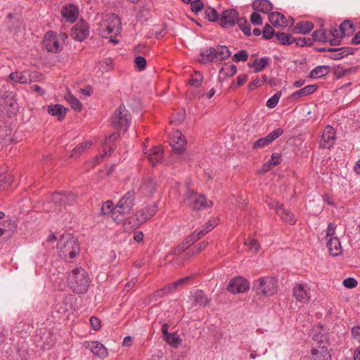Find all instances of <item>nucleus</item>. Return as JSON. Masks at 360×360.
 Listing matches in <instances>:
<instances>
[{
	"label": "nucleus",
	"instance_id": "f257e3e1",
	"mask_svg": "<svg viewBox=\"0 0 360 360\" xmlns=\"http://www.w3.org/2000/svg\"><path fill=\"white\" fill-rule=\"evenodd\" d=\"M122 30L120 18L112 13L105 15L98 24L97 31L103 38H109L110 41L117 44L119 40L112 37V34L117 35Z\"/></svg>",
	"mask_w": 360,
	"mask_h": 360
},
{
	"label": "nucleus",
	"instance_id": "f03ea898",
	"mask_svg": "<svg viewBox=\"0 0 360 360\" xmlns=\"http://www.w3.org/2000/svg\"><path fill=\"white\" fill-rule=\"evenodd\" d=\"M57 248L59 257L67 262H70L77 257L80 252L77 239L69 233L61 236L58 242Z\"/></svg>",
	"mask_w": 360,
	"mask_h": 360
},
{
	"label": "nucleus",
	"instance_id": "7ed1b4c3",
	"mask_svg": "<svg viewBox=\"0 0 360 360\" xmlns=\"http://www.w3.org/2000/svg\"><path fill=\"white\" fill-rule=\"evenodd\" d=\"M68 285L72 290L77 294L87 292L90 285V278L82 267L72 269L68 274Z\"/></svg>",
	"mask_w": 360,
	"mask_h": 360
},
{
	"label": "nucleus",
	"instance_id": "20e7f679",
	"mask_svg": "<svg viewBox=\"0 0 360 360\" xmlns=\"http://www.w3.org/2000/svg\"><path fill=\"white\" fill-rule=\"evenodd\" d=\"M276 280L271 276L261 277L253 283L252 289L259 297H271L277 292Z\"/></svg>",
	"mask_w": 360,
	"mask_h": 360
},
{
	"label": "nucleus",
	"instance_id": "39448f33",
	"mask_svg": "<svg viewBox=\"0 0 360 360\" xmlns=\"http://www.w3.org/2000/svg\"><path fill=\"white\" fill-rule=\"evenodd\" d=\"M77 199V195L72 192H56L53 194L51 202H48L46 207L49 211H60L63 207L72 205Z\"/></svg>",
	"mask_w": 360,
	"mask_h": 360
},
{
	"label": "nucleus",
	"instance_id": "423d86ee",
	"mask_svg": "<svg viewBox=\"0 0 360 360\" xmlns=\"http://www.w3.org/2000/svg\"><path fill=\"white\" fill-rule=\"evenodd\" d=\"M111 120L112 125L115 129L125 132L129 127L131 117L124 105L121 104L115 110Z\"/></svg>",
	"mask_w": 360,
	"mask_h": 360
},
{
	"label": "nucleus",
	"instance_id": "0eeeda50",
	"mask_svg": "<svg viewBox=\"0 0 360 360\" xmlns=\"http://www.w3.org/2000/svg\"><path fill=\"white\" fill-rule=\"evenodd\" d=\"M157 212L155 204L147 205L138 210L129 219V224L133 222L131 228L136 229L151 219Z\"/></svg>",
	"mask_w": 360,
	"mask_h": 360
},
{
	"label": "nucleus",
	"instance_id": "6e6552de",
	"mask_svg": "<svg viewBox=\"0 0 360 360\" xmlns=\"http://www.w3.org/2000/svg\"><path fill=\"white\" fill-rule=\"evenodd\" d=\"M310 335L316 347L324 346L328 349L330 345L328 329L322 325L314 326L310 330Z\"/></svg>",
	"mask_w": 360,
	"mask_h": 360
},
{
	"label": "nucleus",
	"instance_id": "1a4fd4ad",
	"mask_svg": "<svg viewBox=\"0 0 360 360\" xmlns=\"http://www.w3.org/2000/svg\"><path fill=\"white\" fill-rule=\"evenodd\" d=\"M135 205V192L129 191L127 192L118 201L115 206V212L119 214H129Z\"/></svg>",
	"mask_w": 360,
	"mask_h": 360
},
{
	"label": "nucleus",
	"instance_id": "9d476101",
	"mask_svg": "<svg viewBox=\"0 0 360 360\" xmlns=\"http://www.w3.org/2000/svg\"><path fill=\"white\" fill-rule=\"evenodd\" d=\"M184 203L193 210H201L207 207V200L205 195L198 194L188 190Z\"/></svg>",
	"mask_w": 360,
	"mask_h": 360
},
{
	"label": "nucleus",
	"instance_id": "9b49d317",
	"mask_svg": "<svg viewBox=\"0 0 360 360\" xmlns=\"http://www.w3.org/2000/svg\"><path fill=\"white\" fill-rule=\"evenodd\" d=\"M44 45L49 52L58 53L63 49L57 34L53 31L48 32L44 37Z\"/></svg>",
	"mask_w": 360,
	"mask_h": 360
},
{
	"label": "nucleus",
	"instance_id": "f8f14e48",
	"mask_svg": "<svg viewBox=\"0 0 360 360\" xmlns=\"http://www.w3.org/2000/svg\"><path fill=\"white\" fill-rule=\"evenodd\" d=\"M89 35L88 24L83 20L78 21L71 30V36L77 41H82Z\"/></svg>",
	"mask_w": 360,
	"mask_h": 360
},
{
	"label": "nucleus",
	"instance_id": "ddd939ff",
	"mask_svg": "<svg viewBox=\"0 0 360 360\" xmlns=\"http://www.w3.org/2000/svg\"><path fill=\"white\" fill-rule=\"evenodd\" d=\"M292 292L295 300L301 303H308L311 300V289L307 284H296Z\"/></svg>",
	"mask_w": 360,
	"mask_h": 360
},
{
	"label": "nucleus",
	"instance_id": "4468645a",
	"mask_svg": "<svg viewBox=\"0 0 360 360\" xmlns=\"http://www.w3.org/2000/svg\"><path fill=\"white\" fill-rule=\"evenodd\" d=\"M186 139L179 131H175L170 139V145L172 148L173 155H181L185 151Z\"/></svg>",
	"mask_w": 360,
	"mask_h": 360
},
{
	"label": "nucleus",
	"instance_id": "2eb2a0df",
	"mask_svg": "<svg viewBox=\"0 0 360 360\" xmlns=\"http://www.w3.org/2000/svg\"><path fill=\"white\" fill-rule=\"evenodd\" d=\"M283 134V129L281 128H277L265 137L258 139L252 143V148L256 150L267 146L274 140L280 137Z\"/></svg>",
	"mask_w": 360,
	"mask_h": 360
},
{
	"label": "nucleus",
	"instance_id": "dca6fc26",
	"mask_svg": "<svg viewBox=\"0 0 360 360\" xmlns=\"http://www.w3.org/2000/svg\"><path fill=\"white\" fill-rule=\"evenodd\" d=\"M227 288L232 293L245 292L250 289V283L243 277H236L229 281Z\"/></svg>",
	"mask_w": 360,
	"mask_h": 360
},
{
	"label": "nucleus",
	"instance_id": "f3484780",
	"mask_svg": "<svg viewBox=\"0 0 360 360\" xmlns=\"http://www.w3.org/2000/svg\"><path fill=\"white\" fill-rule=\"evenodd\" d=\"M238 13L236 9H229L222 12L219 18V24L222 27H230L236 23Z\"/></svg>",
	"mask_w": 360,
	"mask_h": 360
},
{
	"label": "nucleus",
	"instance_id": "a211bd4d",
	"mask_svg": "<svg viewBox=\"0 0 360 360\" xmlns=\"http://www.w3.org/2000/svg\"><path fill=\"white\" fill-rule=\"evenodd\" d=\"M335 141V129L330 126H327L323 131L321 139L319 143L320 147L330 149L334 145Z\"/></svg>",
	"mask_w": 360,
	"mask_h": 360
},
{
	"label": "nucleus",
	"instance_id": "6ab92c4d",
	"mask_svg": "<svg viewBox=\"0 0 360 360\" xmlns=\"http://www.w3.org/2000/svg\"><path fill=\"white\" fill-rule=\"evenodd\" d=\"M83 345L99 358L103 359L108 354L106 347L98 341H85Z\"/></svg>",
	"mask_w": 360,
	"mask_h": 360
},
{
	"label": "nucleus",
	"instance_id": "aec40b11",
	"mask_svg": "<svg viewBox=\"0 0 360 360\" xmlns=\"http://www.w3.org/2000/svg\"><path fill=\"white\" fill-rule=\"evenodd\" d=\"M157 188V181L154 178H145L140 185L139 191L141 195L150 197L155 193Z\"/></svg>",
	"mask_w": 360,
	"mask_h": 360
},
{
	"label": "nucleus",
	"instance_id": "412c9836",
	"mask_svg": "<svg viewBox=\"0 0 360 360\" xmlns=\"http://www.w3.org/2000/svg\"><path fill=\"white\" fill-rule=\"evenodd\" d=\"M328 349L323 347H314L311 349L309 360H331Z\"/></svg>",
	"mask_w": 360,
	"mask_h": 360
},
{
	"label": "nucleus",
	"instance_id": "4be33fe9",
	"mask_svg": "<svg viewBox=\"0 0 360 360\" xmlns=\"http://www.w3.org/2000/svg\"><path fill=\"white\" fill-rule=\"evenodd\" d=\"M273 208L275 209L276 214L279 215L283 221L290 224H295L296 223L295 215L290 210L285 209L282 204L276 202Z\"/></svg>",
	"mask_w": 360,
	"mask_h": 360
},
{
	"label": "nucleus",
	"instance_id": "5701e85b",
	"mask_svg": "<svg viewBox=\"0 0 360 360\" xmlns=\"http://www.w3.org/2000/svg\"><path fill=\"white\" fill-rule=\"evenodd\" d=\"M163 150L160 146H154L149 152L144 151L153 167L156 165L162 158Z\"/></svg>",
	"mask_w": 360,
	"mask_h": 360
},
{
	"label": "nucleus",
	"instance_id": "b1692460",
	"mask_svg": "<svg viewBox=\"0 0 360 360\" xmlns=\"http://www.w3.org/2000/svg\"><path fill=\"white\" fill-rule=\"evenodd\" d=\"M17 226L12 220H6L0 223V237L8 239L16 230Z\"/></svg>",
	"mask_w": 360,
	"mask_h": 360
},
{
	"label": "nucleus",
	"instance_id": "393cba45",
	"mask_svg": "<svg viewBox=\"0 0 360 360\" xmlns=\"http://www.w3.org/2000/svg\"><path fill=\"white\" fill-rule=\"evenodd\" d=\"M101 213L103 215H108L110 214H112V217L115 221L117 223H120L122 219L118 218V212H115V207H114V204L112 200L105 201L101 208Z\"/></svg>",
	"mask_w": 360,
	"mask_h": 360
},
{
	"label": "nucleus",
	"instance_id": "a878e982",
	"mask_svg": "<svg viewBox=\"0 0 360 360\" xmlns=\"http://www.w3.org/2000/svg\"><path fill=\"white\" fill-rule=\"evenodd\" d=\"M61 15L65 19V21L73 22L77 18V8L73 4L65 6L61 11Z\"/></svg>",
	"mask_w": 360,
	"mask_h": 360
},
{
	"label": "nucleus",
	"instance_id": "bb28decb",
	"mask_svg": "<svg viewBox=\"0 0 360 360\" xmlns=\"http://www.w3.org/2000/svg\"><path fill=\"white\" fill-rule=\"evenodd\" d=\"M9 78L13 82L20 84H27L32 80V76L28 71L11 72L9 75Z\"/></svg>",
	"mask_w": 360,
	"mask_h": 360
},
{
	"label": "nucleus",
	"instance_id": "cd10ccee",
	"mask_svg": "<svg viewBox=\"0 0 360 360\" xmlns=\"http://www.w3.org/2000/svg\"><path fill=\"white\" fill-rule=\"evenodd\" d=\"M328 252L332 256H338L342 252V247L338 237H332L327 242Z\"/></svg>",
	"mask_w": 360,
	"mask_h": 360
},
{
	"label": "nucleus",
	"instance_id": "c85d7f7f",
	"mask_svg": "<svg viewBox=\"0 0 360 360\" xmlns=\"http://www.w3.org/2000/svg\"><path fill=\"white\" fill-rule=\"evenodd\" d=\"M269 20L275 27L288 26L285 15L278 11L270 13L269 15Z\"/></svg>",
	"mask_w": 360,
	"mask_h": 360
},
{
	"label": "nucleus",
	"instance_id": "c756f323",
	"mask_svg": "<svg viewBox=\"0 0 360 360\" xmlns=\"http://www.w3.org/2000/svg\"><path fill=\"white\" fill-rule=\"evenodd\" d=\"M252 8L257 12L269 13L273 9V4L269 0H255Z\"/></svg>",
	"mask_w": 360,
	"mask_h": 360
},
{
	"label": "nucleus",
	"instance_id": "7c9ffc66",
	"mask_svg": "<svg viewBox=\"0 0 360 360\" xmlns=\"http://www.w3.org/2000/svg\"><path fill=\"white\" fill-rule=\"evenodd\" d=\"M47 112L50 115L57 117L58 120L61 121L66 115L67 108L60 104L51 105L48 106Z\"/></svg>",
	"mask_w": 360,
	"mask_h": 360
},
{
	"label": "nucleus",
	"instance_id": "2f4dec72",
	"mask_svg": "<svg viewBox=\"0 0 360 360\" xmlns=\"http://www.w3.org/2000/svg\"><path fill=\"white\" fill-rule=\"evenodd\" d=\"M210 299L201 290H197L193 295V306L205 307L210 304Z\"/></svg>",
	"mask_w": 360,
	"mask_h": 360
},
{
	"label": "nucleus",
	"instance_id": "473e14b6",
	"mask_svg": "<svg viewBox=\"0 0 360 360\" xmlns=\"http://www.w3.org/2000/svg\"><path fill=\"white\" fill-rule=\"evenodd\" d=\"M199 60L202 63H207L216 61L215 48L210 47L203 50L200 53V58Z\"/></svg>",
	"mask_w": 360,
	"mask_h": 360
},
{
	"label": "nucleus",
	"instance_id": "72a5a7b5",
	"mask_svg": "<svg viewBox=\"0 0 360 360\" xmlns=\"http://www.w3.org/2000/svg\"><path fill=\"white\" fill-rule=\"evenodd\" d=\"M271 63V59L269 57H263L261 58L255 59L252 64L249 63L248 66L255 68V72L262 71Z\"/></svg>",
	"mask_w": 360,
	"mask_h": 360
},
{
	"label": "nucleus",
	"instance_id": "f704fd0d",
	"mask_svg": "<svg viewBox=\"0 0 360 360\" xmlns=\"http://www.w3.org/2000/svg\"><path fill=\"white\" fill-rule=\"evenodd\" d=\"M330 70L328 65H319L314 68L309 73V77L312 79H318L327 75Z\"/></svg>",
	"mask_w": 360,
	"mask_h": 360
},
{
	"label": "nucleus",
	"instance_id": "c9c22d12",
	"mask_svg": "<svg viewBox=\"0 0 360 360\" xmlns=\"http://www.w3.org/2000/svg\"><path fill=\"white\" fill-rule=\"evenodd\" d=\"M317 89V85L311 84L292 93V98L297 99L313 94Z\"/></svg>",
	"mask_w": 360,
	"mask_h": 360
},
{
	"label": "nucleus",
	"instance_id": "e433bc0d",
	"mask_svg": "<svg viewBox=\"0 0 360 360\" xmlns=\"http://www.w3.org/2000/svg\"><path fill=\"white\" fill-rule=\"evenodd\" d=\"M313 28V22L310 21H301L295 26V31L296 33L306 34L310 32Z\"/></svg>",
	"mask_w": 360,
	"mask_h": 360
},
{
	"label": "nucleus",
	"instance_id": "4c0bfd02",
	"mask_svg": "<svg viewBox=\"0 0 360 360\" xmlns=\"http://www.w3.org/2000/svg\"><path fill=\"white\" fill-rule=\"evenodd\" d=\"M276 37L277 41L282 45H291L295 41V37L285 32H277L276 33Z\"/></svg>",
	"mask_w": 360,
	"mask_h": 360
},
{
	"label": "nucleus",
	"instance_id": "58836bf2",
	"mask_svg": "<svg viewBox=\"0 0 360 360\" xmlns=\"http://www.w3.org/2000/svg\"><path fill=\"white\" fill-rule=\"evenodd\" d=\"M340 29L343 37L351 36L354 34L355 28L353 22L350 20H345L340 25Z\"/></svg>",
	"mask_w": 360,
	"mask_h": 360
},
{
	"label": "nucleus",
	"instance_id": "ea45409f",
	"mask_svg": "<svg viewBox=\"0 0 360 360\" xmlns=\"http://www.w3.org/2000/svg\"><path fill=\"white\" fill-rule=\"evenodd\" d=\"M216 51V61L224 60L229 58L231 52L226 46H218L215 48Z\"/></svg>",
	"mask_w": 360,
	"mask_h": 360
},
{
	"label": "nucleus",
	"instance_id": "a19ab883",
	"mask_svg": "<svg viewBox=\"0 0 360 360\" xmlns=\"http://www.w3.org/2000/svg\"><path fill=\"white\" fill-rule=\"evenodd\" d=\"M357 67L350 68H344L342 66L338 65L334 70V74L337 78H341L345 75H349L356 72Z\"/></svg>",
	"mask_w": 360,
	"mask_h": 360
},
{
	"label": "nucleus",
	"instance_id": "79ce46f5",
	"mask_svg": "<svg viewBox=\"0 0 360 360\" xmlns=\"http://www.w3.org/2000/svg\"><path fill=\"white\" fill-rule=\"evenodd\" d=\"M91 144L92 143L91 141H85L80 143L72 150L70 157L74 158H78L81 154H82L85 151L86 149L90 148Z\"/></svg>",
	"mask_w": 360,
	"mask_h": 360
},
{
	"label": "nucleus",
	"instance_id": "37998d69",
	"mask_svg": "<svg viewBox=\"0 0 360 360\" xmlns=\"http://www.w3.org/2000/svg\"><path fill=\"white\" fill-rule=\"evenodd\" d=\"M203 236V232L200 231V229H197L191 234H190L188 237H186L184 239L185 243H186L187 245L191 246L194 243L198 241Z\"/></svg>",
	"mask_w": 360,
	"mask_h": 360
},
{
	"label": "nucleus",
	"instance_id": "c03bdc74",
	"mask_svg": "<svg viewBox=\"0 0 360 360\" xmlns=\"http://www.w3.org/2000/svg\"><path fill=\"white\" fill-rule=\"evenodd\" d=\"M281 155L278 153H273L271 159L263 165V169L268 171L271 169L272 167H275L281 163Z\"/></svg>",
	"mask_w": 360,
	"mask_h": 360
},
{
	"label": "nucleus",
	"instance_id": "a18cd8bd",
	"mask_svg": "<svg viewBox=\"0 0 360 360\" xmlns=\"http://www.w3.org/2000/svg\"><path fill=\"white\" fill-rule=\"evenodd\" d=\"M65 100L71 105L72 108L79 112L82 110V105L79 100L72 94H67Z\"/></svg>",
	"mask_w": 360,
	"mask_h": 360
},
{
	"label": "nucleus",
	"instance_id": "49530a36",
	"mask_svg": "<svg viewBox=\"0 0 360 360\" xmlns=\"http://www.w3.org/2000/svg\"><path fill=\"white\" fill-rule=\"evenodd\" d=\"M165 340L172 347H177L181 340L176 333H169L164 337Z\"/></svg>",
	"mask_w": 360,
	"mask_h": 360
},
{
	"label": "nucleus",
	"instance_id": "de8ad7c7",
	"mask_svg": "<svg viewBox=\"0 0 360 360\" xmlns=\"http://www.w3.org/2000/svg\"><path fill=\"white\" fill-rule=\"evenodd\" d=\"M237 72V68L235 65L224 64L219 70L220 74H224L225 77H232Z\"/></svg>",
	"mask_w": 360,
	"mask_h": 360
},
{
	"label": "nucleus",
	"instance_id": "09e8293b",
	"mask_svg": "<svg viewBox=\"0 0 360 360\" xmlns=\"http://www.w3.org/2000/svg\"><path fill=\"white\" fill-rule=\"evenodd\" d=\"M313 39L319 42H326L328 41V37L325 29L316 30L313 32Z\"/></svg>",
	"mask_w": 360,
	"mask_h": 360
},
{
	"label": "nucleus",
	"instance_id": "8fccbe9b",
	"mask_svg": "<svg viewBox=\"0 0 360 360\" xmlns=\"http://www.w3.org/2000/svg\"><path fill=\"white\" fill-rule=\"evenodd\" d=\"M202 74L199 72H195V73L191 75L188 84L194 87H199L202 84Z\"/></svg>",
	"mask_w": 360,
	"mask_h": 360
},
{
	"label": "nucleus",
	"instance_id": "3c124183",
	"mask_svg": "<svg viewBox=\"0 0 360 360\" xmlns=\"http://www.w3.org/2000/svg\"><path fill=\"white\" fill-rule=\"evenodd\" d=\"M236 23L243 31L244 34L246 36H250L251 34V29L250 25H248L247 20L245 18H238Z\"/></svg>",
	"mask_w": 360,
	"mask_h": 360
},
{
	"label": "nucleus",
	"instance_id": "603ef678",
	"mask_svg": "<svg viewBox=\"0 0 360 360\" xmlns=\"http://www.w3.org/2000/svg\"><path fill=\"white\" fill-rule=\"evenodd\" d=\"M186 118V112L184 110H181L174 115L171 120V124L178 125L181 123Z\"/></svg>",
	"mask_w": 360,
	"mask_h": 360
},
{
	"label": "nucleus",
	"instance_id": "864d4df0",
	"mask_svg": "<svg viewBox=\"0 0 360 360\" xmlns=\"http://www.w3.org/2000/svg\"><path fill=\"white\" fill-rule=\"evenodd\" d=\"M188 4H190L191 11L196 14L201 11L204 6L201 0H191Z\"/></svg>",
	"mask_w": 360,
	"mask_h": 360
},
{
	"label": "nucleus",
	"instance_id": "5fc2aeb1",
	"mask_svg": "<svg viewBox=\"0 0 360 360\" xmlns=\"http://www.w3.org/2000/svg\"><path fill=\"white\" fill-rule=\"evenodd\" d=\"M276 33L271 25L266 24L263 29L262 36L265 39H271L274 36L276 37Z\"/></svg>",
	"mask_w": 360,
	"mask_h": 360
},
{
	"label": "nucleus",
	"instance_id": "6e6d98bb",
	"mask_svg": "<svg viewBox=\"0 0 360 360\" xmlns=\"http://www.w3.org/2000/svg\"><path fill=\"white\" fill-rule=\"evenodd\" d=\"M205 13L210 21L214 22L219 20L218 13L214 8L209 7L205 9Z\"/></svg>",
	"mask_w": 360,
	"mask_h": 360
},
{
	"label": "nucleus",
	"instance_id": "4d7b16f0",
	"mask_svg": "<svg viewBox=\"0 0 360 360\" xmlns=\"http://www.w3.org/2000/svg\"><path fill=\"white\" fill-rule=\"evenodd\" d=\"M248 58V52L245 50H240V51L233 55L232 60L234 62L238 63L240 61H246Z\"/></svg>",
	"mask_w": 360,
	"mask_h": 360
},
{
	"label": "nucleus",
	"instance_id": "13d9d810",
	"mask_svg": "<svg viewBox=\"0 0 360 360\" xmlns=\"http://www.w3.org/2000/svg\"><path fill=\"white\" fill-rule=\"evenodd\" d=\"M281 96V92L276 93L272 97L268 99L266 102V106L269 108H275L277 105Z\"/></svg>",
	"mask_w": 360,
	"mask_h": 360
},
{
	"label": "nucleus",
	"instance_id": "bf43d9fd",
	"mask_svg": "<svg viewBox=\"0 0 360 360\" xmlns=\"http://www.w3.org/2000/svg\"><path fill=\"white\" fill-rule=\"evenodd\" d=\"M245 245L248 246L250 249L254 252L257 253L260 249L259 243L255 239H250V240H246L245 242Z\"/></svg>",
	"mask_w": 360,
	"mask_h": 360
},
{
	"label": "nucleus",
	"instance_id": "052dcab7",
	"mask_svg": "<svg viewBox=\"0 0 360 360\" xmlns=\"http://www.w3.org/2000/svg\"><path fill=\"white\" fill-rule=\"evenodd\" d=\"M337 228V225L335 222H330L328 224L327 229H326V238L328 239L332 237H335V230Z\"/></svg>",
	"mask_w": 360,
	"mask_h": 360
},
{
	"label": "nucleus",
	"instance_id": "680f3d73",
	"mask_svg": "<svg viewBox=\"0 0 360 360\" xmlns=\"http://www.w3.org/2000/svg\"><path fill=\"white\" fill-rule=\"evenodd\" d=\"M296 46H311L312 45V40L310 38H306V37H300V38H295V43Z\"/></svg>",
	"mask_w": 360,
	"mask_h": 360
},
{
	"label": "nucleus",
	"instance_id": "e2e57ef3",
	"mask_svg": "<svg viewBox=\"0 0 360 360\" xmlns=\"http://www.w3.org/2000/svg\"><path fill=\"white\" fill-rule=\"evenodd\" d=\"M334 51H340L341 55H342V58L346 57L347 56L353 54L354 51L356 50L355 48L344 46L340 48H334Z\"/></svg>",
	"mask_w": 360,
	"mask_h": 360
},
{
	"label": "nucleus",
	"instance_id": "0e129e2a",
	"mask_svg": "<svg viewBox=\"0 0 360 360\" xmlns=\"http://www.w3.org/2000/svg\"><path fill=\"white\" fill-rule=\"evenodd\" d=\"M248 80V75H240L237 77V82H233L230 88L231 89H236L238 86H241L244 83H245Z\"/></svg>",
	"mask_w": 360,
	"mask_h": 360
},
{
	"label": "nucleus",
	"instance_id": "69168bd1",
	"mask_svg": "<svg viewBox=\"0 0 360 360\" xmlns=\"http://www.w3.org/2000/svg\"><path fill=\"white\" fill-rule=\"evenodd\" d=\"M190 246L191 245H187V244L185 243V240H184L181 243L178 245L173 250V255H179L181 253H183L184 251H186Z\"/></svg>",
	"mask_w": 360,
	"mask_h": 360
},
{
	"label": "nucleus",
	"instance_id": "338daca9",
	"mask_svg": "<svg viewBox=\"0 0 360 360\" xmlns=\"http://www.w3.org/2000/svg\"><path fill=\"white\" fill-rule=\"evenodd\" d=\"M176 289L177 288L175 287V285H173V283H170V284L166 285L161 290L157 291V295H160V294L166 295V294H168V293L175 291Z\"/></svg>",
	"mask_w": 360,
	"mask_h": 360
},
{
	"label": "nucleus",
	"instance_id": "774afa93",
	"mask_svg": "<svg viewBox=\"0 0 360 360\" xmlns=\"http://www.w3.org/2000/svg\"><path fill=\"white\" fill-rule=\"evenodd\" d=\"M136 66L140 70H144L146 65V60L143 56H137L135 58Z\"/></svg>",
	"mask_w": 360,
	"mask_h": 360
}]
</instances>
